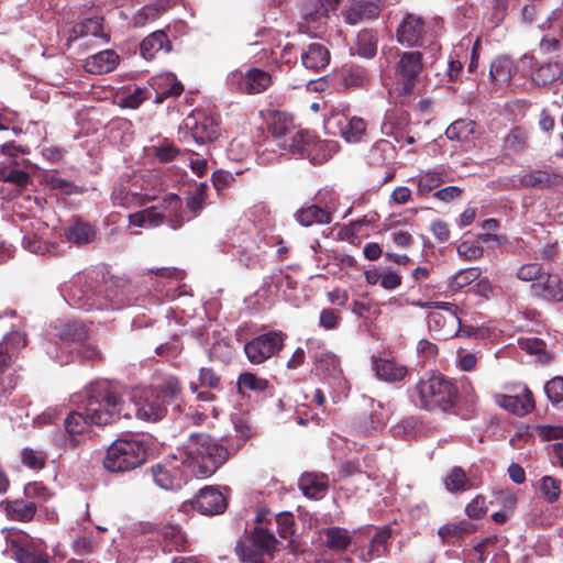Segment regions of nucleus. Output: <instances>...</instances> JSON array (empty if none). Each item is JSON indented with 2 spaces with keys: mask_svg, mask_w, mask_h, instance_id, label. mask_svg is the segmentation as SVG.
<instances>
[{
  "mask_svg": "<svg viewBox=\"0 0 563 563\" xmlns=\"http://www.w3.org/2000/svg\"><path fill=\"white\" fill-rule=\"evenodd\" d=\"M378 35L374 30H362L351 47L352 54L362 58H373L377 53Z\"/></svg>",
  "mask_w": 563,
  "mask_h": 563,
  "instance_id": "31",
  "label": "nucleus"
},
{
  "mask_svg": "<svg viewBox=\"0 0 563 563\" xmlns=\"http://www.w3.org/2000/svg\"><path fill=\"white\" fill-rule=\"evenodd\" d=\"M260 245L256 242H251L246 245H240L236 251L239 262L249 267L253 263L254 258L260 254Z\"/></svg>",
  "mask_w": 563,
  "mask_h": 563,
  "instance_id": "62",
  "label": "nucleus"
},
{
  "mask_svg": "<svg viewBox=\"0 0 563 563\" xmlns=\"http://www.w3.org/2000/svg\"><path fill=\"white\" fill-rule=\"evenodd\" d=\"M299 488L305 496L318 499L329 488V479L324 473H305L299 478Z\"/></svg>",
  "mask_w": 563,
  "mask_h": 563,
  "instance_id": "28",
  "label": "nucleus"
},
{
  "mask_svg": "<svg viewBox=\"0 0 563 563\" xmlns=\"http://www.w3.org/2000/svg\"><path fill=\"white\" fill-rule=\"evenodd\" d=\"M323 124L328 134L339 135L347 143H360L367 130V123L363 118L350 117L339 108H332L324 115Z\"/></svg>",
  "mask_w": 563,
  "mask_h": 563,
  "instance_id": "10",
  "label": "nucleus"
},
{
  "mask_svg": "<svg viewBox=\"0 0 563 563\" xmlns=\"http://www.w3.org/2000/svg\"><path fill=\"white\" fill-rule=\"evenodd\" d=\"M207 191L208 185L200 183L186 198V207L192 213V217H197L203 210L208 197Z\"/></svg>",
  "mask_w": 563,
  "mask_h": 563,
  "instance_id": "50",
  "label": "nucleus"
},
{
  "mask_svg": "<svg viewBox=\"0 0 563 563\" xmlns=\"http://www.w3.org/2000/svg\"><path fill=\"white\" fill-rule=\"evenodd\" d=\"M527 144V133L521 128H514L504 140L505 150L511 153H520Z\"/></svg>",
  "mask_w": 563,
  "mask_h": 563,
  "instance_id": "53",
  "label": "nucleus"
},
{
  "mask_svg": "<svg viewBox=\"0 0 563 563\" xmlns=\"http://www.w3.org/2000/svg\"><path fill=\"white\" fill-rule=\"evenodd\" d=\"M481 271L476 267H470L459 271L450 278L449 289L453 292L460 291L479 278Z\"/></svg>",
  "mask_w": 563,
  "mask_h": 563,
  "instance_id": "51",
  "label": "nucleus"
},
{
  "mask_svg": "<svg viewBox=\"0 0 563 563\" xmlns=\"http://www.w3.org/2000/svg\"><path fill=\"white\" fill-rule=\"evenodd\" d=\"M146 461V449L140 441L118 439L108 448L103 466L112 473L130 472Z\"/></svg>",
  "mask_w": 563,
  "mask_h": 563,
  "instance_id": "9",
  "label": "nucleus"
},
{
  "mask_svg": "<svg viewBox=\"0 0 563 563\" xmlns=\"http://www.w3.org/2000/svg\"><path fill=\"white\" fill-rule=\"evenodd\" d=\"M186 126L188 131L183 136L185 142L191 137L197 144H206L214 141L219 135L217 121L203 112H197L189 117Z\"/></svg>",
  "mask_w": 563,
  "mask_h": 563,
  "instance_id": "18",
  "label": "nucleus"
},
{
  "mask_svg": "<svg viewBox=\"0 0 563 563\" xmlns=\"http://www.w3.org/2000/svg\"><path fill=\"white\" fill-rule=\"evenodd\" d=\"M55 331L52 335L57 336L59 341L55 344L49 343L46 346V353L60 365L68 364L74 360V351L84 360L100 358V352L95 345L80 342L85 332L79 324L62 323L59 328L55 327Z\"/></svg>",
  "mask_w": 563,
  "mask_h": 563,
  "instance_id": "5",
  "label": "nucleus"
},
{
  "mask_svg": "<svg viewBox=\"0 0 563 563\" xmlns=\"http://www.w3.org/2000/svg\"><path fill=\"white\" fill-rule=\"evenodd\" d=\"M301 63L307 69L318 71L329 65L330 52L323 44L311 43L301 54Z\"/></svg>",
  "mask_w": 563,
  "mask_h": 563,
  "instance_id": "29",
  "label": "nucleus"
},
{
  "mask_svg": "<svg viewBox=\"0 0 563 563\" xmlns=\"http://www.w3.org/2000/svg\"><path fill=\"white\" fill-rule=\"evenodd\" d=\"M533 295L553 302L563 300V280L555 274H543L541 278L531 285Z\"/></svg>",
  "mask_w": 563,
  "mask_h": 563,
  "instance_id": "24",
  "label": "nucleus"
},
{
  "mask_svg": "<svg viewBox=\"0 0 563 563\" xmlns=\"http://www.w3.org/2000/svg\"><path fill=\"white\" fill-rule=\"evenodd\" d=\"M473 532V526L466 520L448 523L439 529V536L443 541H450L451 538H462L464 534Z\"/></svg>",
  "mask_w": 563,
  "mask_h": 563,
  "instance_id": "52",
  "label": "nucleus"
},
{
  "mask_svg": "<svg viewBox=\"0 0 563 563\" xmlns=\"http://www.w3.org/2000/svg\"><path fill=\"white\" fill-rule=\"evenodd\" d=\"M562 76L559 63H547L537 68L532 75V81L538 86H547Z\"/></svg>",
  "mask_w": 563,
  "mask_h": 563,
  "instance_id": "49",
  "label": "nucleus"
},
{
  "mask_svg": "<svg viewBox=\"0 0 563 563\" xmlns=\"http://www.w3.org/2000/svg\"><path fill=\"white\" fill-rule=\"evenodd\" d=\"M164 550L172 552L185 551L188 544L187 536L178 525H166L162 529Z\"/></svg>",
  "mask_w": 563,
  "mask_h": 563,
  "instance_id": "36",
  "label": "nucleus"
},
{
  "mask_svg": "<svg viewBox=\"0 0 563 563\" xmlns=\"http://www.w3.org/2000/svg\"><path fill=\"white\" fill-rule=\"evenodd\" d=\"M391 537V530L388 527L377 529L371 538L368 549L363 554L365 561H372L384 556L388 551V542Z\"/></svg>",
  "mask_w": 563,
  "mask_h": 563,
  "instance_id": "37",
  "label": "nucleus"
},
{
  "mask_svg": "<svg viewBox=\"0 0 563 563\" xmlns=\"http://www.w3.org/2000/svg\"><path fill=\"white\" fill-rule=\"evenodd\" d=\"M22 463L30 468L40 470L45 464L46 455L42 451L25 448L21 453Z\"/></svg>",
  "mask_w": 563,
  "mask_h": 563,
  "instance_id": "60",
  "label": "nucleus"
},
{
  "mask_svg": "<svg viewBox=\"0 0 563 563\" xmlns=\"http://www.w3.org/2000/svg\"><path fill=\"white\" fill-rule=\"evenodd\" d=\"M180 389L175 376H167L157 385L133 389L131 401L136 418L148 422L162 420L167 413V405L179 396Z\"/></svg>",
  "mask_w": 563,
  "mask_h": 563,
  "instance_id": "2",
  "label": "nucleus"
},
{
  "mask_svg": "<svg viewBox=\"0 0 563 563\" xmlns=\"http://www.w3.org/2000/svg\"><path fill=\"white\" fill-rule=\"evenodd\" d=\"M415 406L432 411H449L457 401V388L442 374H424L410 393Z\"/></svg>",
  "mask_w": 563,
  "mask_h": 563,
  "instance_id": "4",
  "label": "nucleus"
},
{
  "mask_svg": "<svg viewBox=\"0 0 563 563\" xmlns=\"http://www.w3.org/2000/svg\"><path fill=\"white\" fill-rule=\"evenodd\" d=\"M25 346V338L20 332L5 335L0 343V405L5 402L16 385L11 372L12 357Z\"/></svg>",
  "mask_w": 563,
  "mask_h": 563,
  "instance_id": "11",
  "label": "nucleus"
},
{
  "mask_svg": "<svg viewBox=\"0 0 563 563\" xmlns=\"http://www.w3.org/2000/svg\"><path fill=\"white\" fill-rule=\"evenodd\" d=\"M90 417L86 415V408L81 405L80 410L70 412L65 419V432H58L54 442L62 448H75L80 443L79 435L88 430Z\"/></svg>",
  "mask_w": 563,
  "mask_h": 563,
  "instance_id": "17",
  "label": "nucleus"
},
{
  "mask_svg": "<svg viewBox=\"0 0 563 563\" xmlns=\"http://www.w3.org/2000/svg\"><path fill=\"white\" fill-rule=\"evenodd\" d=\"M238 385L240 390L264 391L268 387V382L253 373L245 372L239 376Z\"/></svg>",
  "mask_w": 563,
  "mask_h": 563,
  "instance_id": "57",
  "label": "nucleus"
},
{
  "mask_svg": "<svg viewBox=\"0 0 563 563\" xmlns=\"http://www.w3.org/2000/svg\"><path fill=\"white\" fill-rule=\"evenodd\" d=\"M151 152L161 163H169L179 155V150L167 140L152 146Z\"/></svg>",
  "mask_w": 563,
  "mask_h": 563,
  "instance_id": "55",
  "label": "nucleus"
},
{
  "mask_svg": "<svg viewBox=\"0 0 563 563\" xmlns=\"http://www.w3.org/2000/svg\"><path fill=\"white\" fill-rule=\"evenodd\" d=\"M229 451L211 435L191 433L180 453L196 477H209L227 461Z\"/></svg>",
  "mask_w": 563,
  "mask_h": 563,
  "instance_id": "1",
  "label": "nucleus"
},
{
  "mask_svg": "<svg viewBox=\"0 0 563 563\" xmlns=\"http://www.w3.org/2000/svg\"><path fill=\"white\" fill-rule=\"evenodd\" d=\"M460 308L452 302H443L438 311L428 314L430 331L439 333L443 339L454 338L460 324Z\"/></svg>",
  "mask_w": 563,
  "mask_h": 563,
  "instance_id": "16",
  "label": "nucleus"
},
{
  "mask_svg": "<svg viewBox=\"0 0 563 563\" xmlns=\"http://www.w3.org/2000/svg\"><path fill=\"white\" fill-rule=\"evenodd\" d=\"M544 391L548 399L552 404H560L563 401V377L556 376L548 380L544 385Z\"/></svg>",
  "mask_w": 563,
  "mask_h": 563,
  "instance_id": "59",
  "label": "nucleus"
},
{
  "mask_svg": "<svg viewBox=\"0 0 563 563\" xmlns=\"http://www.w3.org/2000/svg\"><path fill=\"white\" fill-rule=\"evenodd\" d=\"M135 227L155 228L167 223L172 229H179L186 221L183 216V202L177 195H167L156 206L129 216Z\"/></svg>",
  "mask_w": 563,
  "mask_h": 563,
  "instance_id": "8",
  "label": "nucleus"
},
{
  "mask_svg": "<svg viewBox=\"0 0 563 563\" xmlns=\"http://www.w3.org/2000/svg\"><path fill=\"white\" fill-rule=\"evenodd\" d=\"M103 285L88 279L85 276H76L69 284L62 288V295L71 307L91 311L115 309L107 296H102Z\"/></svg>",
  "mask_w": 563,
  "mask_h": 563,
  "instance_id": "6",
  "label": "nucleus"
},
{
  "mask_svg": "<svg viewBox=\"0 0 563 563\" xmlns=\"http://www.w3.org/2000/svg\"><path fill=\"white\" fill-rule=\"evenodd\" d=\"M516 73L514 60L508 56L496 57L489 67V77L497 85L509 84Z\"/></svg>",
  "mask_w": 563,
  "mask_h": 563,
  "instance_id": "32",
  "label": "nucleus"
},
{
  "mask_svg": "<svg viewBox=\"0 0 563 563\" xmlns=\"http://www.w3.org/2000/svg\"><path fill=\"white\" fill-rule=\"evenodd\" d=\"M520 184L525 187L548 188L563 184V175L552 170H532L521 176Z\"/></svg>",
  "mask_w": 563,
  "mask_h": 563,
  "instance_id": "30",
  "label": "nucleus"
},
{
  "mask_svg": "<svg viewBox=\"0 0 563 563\" xmlns=\"http://www.w3.org/2000/svg\"><path fill=\"white\" fill-rule=\"evenodd\" d=\"M227 85L232 91L256 95L268 89L272 85V76L260 68H250L246 71L233 70L227 77Z\"/></svg>",
  "mask_w": 563,
  "mask_h": 563,
  "instance_id": "13",
  "label": "nucleus"
},
{
  "mask_svg": "<svg viewBox=\"0 0 563 563\" xmlns=\"http://www.w3.org/2000/svg\"><path fill=\"white\" fill-rule=\"evenodd\" d=\"M151 89L155 92L154 101L163 102L167 98H175L181 95L184 87L172 73L159 74L152 77Z\"/></svg>",
  "mask_w": 563,
  "mask_h": 563,
  "instance_id": "23",
  "label": "nucleus"
},
{
  "mask_svg": "<svg viewBox=\"0 0 563 563\" xmlns=\"http://www.w3.org/2000/svg\"><path fill=\"white\" fill-rule=\"evenodd\" d=\"M444 180L442 173L426 172L419 176L418 187L421 192H427L439 187Z\"/></svg>",
  "mask_w": 563,
  "mask_h": 563,
  "instance_id": "58",
  "label": "nucleus"
},
{
  "mask_svg": "<svg viewBox=\"0 0 563 563\" xmlns=\"http://www.w3.org/2000/svg\"><path fill=\"white\" fill-rule=\"evenodd\" d=\"M324 544L332 551H343L351 543V536L347 530L340 527L327 528L323 531Z\"/></svg>",
  "mask_w": 563,
  "mask_h": 563,
  "instance_id": "45",
  "label": "nucleus"
},
{
  "mask_svg": "<svg viewBox=\"0 0 563 563\" xmlns=\"http://www.w3.org/2000/svg\"><path fill=\"white\" fill-rule=\"evenodd\" d=\"M316 360V371L319 375L323 377H330L334 380L341 379V368L340 361L331 352H322L319 355L314 356Z\"/></svg>",
  "mask_w": 563,
  "mask_h": 563,
  "instance_id": "40",
  "label": "nucleus"
},
{
  "mask_svg": "<svg viewBox=\"0 0 563 563\" xmlns=\"http://www.w3.org/2000/svg\"><path fill=\"white\" fill-rule=\"evenodd\" d=\"M250 544L239 543L236 553L243 563H264L263 555L273 556L277 540L273 532L257 527L252 532Z\"/></svg>",
  "mask_w": 563,
  "mask_h": 563,
  "instance_id": "12",
  "label": "nucleus"
},
{
  "mask_svg": "<svg viewBox=\"0 0 563 563\" xmlns=\"http://www.w3.org/2000/svg\"><path fill=\"white\" fill-rule=\"evenodd\" d=\"M475 122L472 120L460 119L454 121L445 131L449 140L464 142L475 132Z\"/></svg>",
  "mask_w": 563,
  "mask_h": 563,
  "instance_id": "48",
  "label": "nucleus"
},
{
  "mask_svg": "<svg viewBox=\"0 0 563 563\" xmlns=\"http://www.w3.org/2000/svg\"><path fill=\"white\" fill-rule=\"evenodd\" d=\"M82 405L90 422L96 426H107L130 418V406L122 396L107 383H97L86 390Z\"/></svg>",
  "mask_w": 563,
  "mask_h": 563,
  "instance_id": "3",
  "label": "nucleus"
},
{
  "mask_svg": "<svg viewBox=\"0 0 563 563\" xmlns=\"http://www.w3.org/2000/svg\"><path fill=\"white\" fill-rule=\"evenodd\" d=\"M181 461L176 457L166 459L150 468L155 484L166 490H177L186 483L184 471L180 466Z\"/></svg>",
  "mask_w": 563,
  "mask_h": 563,
  "instance_id": "15",
  "label": "nucleus"
},
{
  "mask_svg": "<svg viewBox=\"0 0 563 563\" xmlns=\"http://www.w3.org/2000/svg\"><path fill=\"white\" fill-rule=\"evenodd\" d=\"M170 49L172 44L163 31L153 32L145 37L140 45L141 55L145 59L154 58L161 51L168 53Z\"/></svg>",
  "mask_w": 563,
  "mask_h": 563,
  "instance_id": "33",
  "label": "nucleus"
},
{
  "mask_svg": "<svg viewBox=\"0 0 563 563\" xmlns=\"http://www.w3.org/2000/svg\"><path fill=\"white\" fill-rule=\"evenodd\" d=\"M268 128L277 144L287 136L289 132H291L295 125L292 123V119L288 114L280 111H274L271 113Z\"/></svg>",
  "mask_w": 563,
  "mask_h": 563,
  "instance_id": "43",
  "label": "nucleus"
},
{
  "mask_svg": "<svg viewBox=\"0 0 563 563\" xmlns=\"http://www.w3.org/2000/svg\"><path fill=\"white\" fill-rule=\"evenodd\" d=\"M102 21V18L93 16L78 22L71 27L69 32L68 43L89 36L100 37L108 41V36L103 33Z\"/></svg>",
  "mask_w": 563,
  "mask_h": 563,
  "instance_id": "27",
  "label": "nucleus"
},
{
  "mask_svg": "<svg viewBox=\"0 0 563 563\" xmlns=\"http://www.w3.org/2000/svg\"><path fill=\"white\" fill-rule=\"evenodd\" d=\"M5 515L11 520L30 521L36 514V503L23 499L1 503Z\"/></svg>",
  "mask_w": 563,
  "mask_h": 563,
  "instance_id": "34",
  "label": "nucleus"
},
{
  "mask_svg": "<svg viewBox=\"0 0 563 563\" xmlns=\"http://www.w3.org/2000/svg\"><path fill=\"white\" fill-rule=\"evenodd\" d=\"M151 97V90L146 88H136L122 99V106L136 109L144 100Z\"/></svg>",
  "mask_w": 563,
  "mask_h": 563,
  "instance_id": "64",
  "label": "nucleus"
},
{
  "mask_svg": "<svg viewBox=\"0 0 563 563\" xmlns=\"http://www.w3.org/2000/svg\"><path fill=\"white\" fill-rule=\"evenodd\" d=\"M376 375L386 382H399L407 375V367L395 361L379 358L374 362Z\"/></svg>",
  "mask_w": 563,
  "mask_h": 563,
  "instance_id": "39",
  "label": "nucleus"
},
{
  "mask_svg": "<svg viewBox=\"0 0 563 563\" xmlns=\"http://www.w3.org/2000/svg\"><path fill=\"white\" fill-rule=\"evenodd\" d=\"M65 235L67 240L77 245H86L96 240V231L93 227L87 222L76 221L66 229Z\"/></svg>",
  "mask_w": 563,
  "mask_h": 563,
  "instance_id": "41",
  "label": "nucleus"
},
{
  "mask_svg": "<svg viewBox=\"0 0 563 563\" xmlns=\"http://www.w3.org/2000/svg\"><path fill=\"white\" fill-rule=\"evenodd\" d=\"M24 495L29 501H35L36 506L47 501L52 496L49 489L40 482H33L25 485Z\"/></svg>",
  "mask_w": 563,
  "mask_h": 563,
  "instance_id": "56",
  "label": "nucleus"
},
{
  "mask_svg": "<svg viewBox=\"0 0 563 563\" xmlns=\"http://www.w3.org/2000/svg\"><path fill=\"white\" fill-rule=\"evenodd\" d=\"M424 21L420 16L407 14L397 30V41L407 46H421L424 34Z\"/></svg>",
  "mask_w": 563,
  "mask_h": 563,
  "instance_id": "22",
  "label": "nucleus"
},
{
  "mask_svg": "<svg viewBox=\"0 0 563 563\" xmlns=\"http://www.w3.org/2000/svg\"><path fill=\"white\" fill-rule=\"evenodd\" d=\"M295 217L302 227H311L313 224H329L332 220L331 213L317 205L301 207L296 212Z\"/></svg>",
  "mask_w": 563,
  "mask_h": 563,
  "instance_id": "35",
  "label": "nucleus"
},
{
  "mask_svg": "<svg viewBox=\"0 0 563 563\" xmlns=\"http://www.w3.org/2000/svg\"><path fill=\"white\" fill-rule=\"evenodd\" d=\"M542 275V267L537 263L523 264L518 268L516 274L517 278L523 282H538Z\"/></svg>",
  "mask_w": 563,
  "mask_h": 563,
  "instance_id": "63",
  "label": "nucleus"
},
{
  "mask_svg": "<svg viewBox=\"0 0 563 563\" xmlns=\"http://www.w3.org/2000/svg\"><path fill=\"white\" fill-rule=\"evenodd\" d=\"M371 81L369 71L360 66L343 68L341 71V82L345 88H364Z\"/></svg>",
  "mask_w": 563,
  "mask_h": 563,
  "instance_id": "42",
  "label": "nucleus"
},
{
  "mask_svg": "<svg viewBox=\"0 0 563 563\" xmlns=\"http://www.w3.org/2000/svg\"><path fill=\"white\" fill-rule=\"evenodd\" d=\"M119 63L118 54L112 49L99 52L85 60V69L95 75L112 71Z\"/></svg>",
  "mask_w": 563,
  "mask_h": 563,
  "instance_id": "26",
  "label": "nucleus"
},
{
  "mask_svg": "<svg viewBox=\"0 0 563 563\" xmlns=\"http://www.w3.org/2000/svg\"><path fill=\"white\" fill-rule=\"evenodd\" d=\"M228 503L222 493L212 487H205L196 495L192 507L202 515H218L227 509Z\"/></svg>",
  "mask_w": 563,
  "mask_h": 563,
  "instance_id": "21",
  "label": "nucleus"
},
{
  "mask_svg": "<svg viewBox=\"0 0 563 563\" xmlns=\"http://www.w3.org/2000/svg\"><path fill=\"white\" fill-rule=\"evenodd\" d=\"M384 8L385 2L383 0H357L342 10V16L347 24L355 25L377 19Z\"/></svg>",
  "mask_w": 563,
  "mask_h": 563,
  "instance_id": "19",
  "label": "nucleus"
},
{
  "mask_svg": "<svg viewBox=\"0 0 563 563\" xmlns=\"http://www.w3.org/2000/svg\"><path fill=\"white\" fill-rule=\"evenodd\" d=\"M444 486L448 492L457 493L470 489L472 483L462 467L454 466L444 477Z\"/></svg>",
  "mask_w": 563,
  "mask_h": 563,
  "instance_id": "47",
  "label": "nucleus"
},
{
  "mask_svg": "<svg viewBox=\"0 0 563 563\" xmlns=\"http://www.w3.org/2000/svg\"><path fill=\"white\" fill-rule=\"evenodd\" d=\"M22 245L29 252L42 256L53 255L57 251L54 243L43 240L35 233H26L22 239Z\"/></svg>",
  "mask_w": 563,
  "mask_h": 563,
  "instance_id": "44",
  "label": "nucleus"
},
{
  "mask_svg": "<svg viewBox=\"0 0 563 563\" xmlns=\"http://www.w3.org/2000/svg\"><path fill=\"white\" fill-rule=\"evenodd\" d=\"M283 345L284 334L280 331H269L246 342L244 352L252 364H262L275 355Z\"/></svg>",
  "mask_w": 563,
  "mask_h": 563,
  "instance_id": "14",
  "label": "nucleus"
},
{
  "mask_svg": "<svg viewBox=\"0 0 563 563\" xmlns=\"http://www.w3.org/2000/svg\"><path fill=\"white\" fill-rule=\"evenodd\" d=\"M339 3L340 0H316L313 9H305L303 16L307 23L321 22L328 19L329 12L335 10Z\"/></svg>",
  "mask_w": 563,
  "mask_h": 563,
  "instance_id": "46",
  "label": "nucleus"
},
{
  "mask_svg": "<svg viewBox=\"0 0 563 563\" xmlns=\"http://www.w3.org/2000/svg\"><path fill=\"white\" fill-rule=\"evenodd\" d=\"M395 81L389 89V95L399 103L415 92L418 78L423 69L422 53L407 51L398 53V60L394 67Z\"/></svg>",
  "mask_w": 563,
  "mask_h": 563,
  "instance_id": "7",
  "label": "nucleus"
},
{
  "mask_svg": "<svg viewBox=\"0 0 563 563\" xmlns=\"http://www.w3.org/2000/svg\"><path fill=\"white\" fill-rule=\"evenodd\" d=\"M11 551L19 563H48L49 560L42 540H13Z\"/></svg>",
  "mask_w": 563,
  "mask_h": 563,
  "instance_id": "20",
  "label": "nucleus"
},
{
  "mask_svg": "<svg viewBox=\"0 0 563 563\" xmlns=\"http://www.w3.org/2000/svg\"><path fill=\"white\" fill-rule=\"evenodd\" d=\"M277 523V532L282 539H288L295 532V519L289 512H280L275 517Z\"/></svg>",
  "mask_w": 563,
  "mask_h": 563,
  "instance_id": "61",
  "label": "nucleus"
},
{
  "mask_svg": "<svg viewBox=\"0 0 563 563\" xmlns=\"http://www.w3.org/2000/svg\"><path fill=\"white\" fill-rule=\"evenodd\" d=\"M497 402L500 407L517 416H525L534 408L533 395L527 387L519 395L498 396Z\"/></svg>",
  "mask_w": 563,
  "mask_h": 563,
  "instance_id": "25",
  "label": "nucleus"
},
{
  "mask_svg": "<svg viewBox=\"0 0 563 563\" xmlns=\"http://www.w3.org/2000/svg\"><path fill=\"white\" fill-rule=\"evenodd\" d=\"M540 492L543 498L552 504L556 501L561 495V482L552 476H543L540 479Z\"/></svg>",
  "mask_w": 563,
  "mask_h": 563,
  "instance_id": "54",
  "label": "nucleus"
},
{
  "mask_svg": "<svg viewBox=\"0 0 563 563\" xmlns=\"http://www.w3.org/2000/svg\"><path fill=\"white\" fill-rule=\"evenodd\" d=\"M311 141V135L301 130L294 128L287 136L279 141L276 145L291 154H303Z\"/></svg>",
  "mask_w": 563,
  "mask_h": 563,
  "instance_id": "38",
  "label": "nucleus"
}]
</instances>
